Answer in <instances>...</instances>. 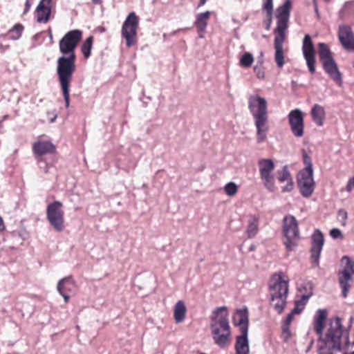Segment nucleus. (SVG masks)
I'll list each match as a JSON object with an SVG mask.
<instances>
[{
    "instance_id": "f257e3e1",
    "label": "nucleus",
    "mask_w": 354,
    "mask_h": 354,
    "mask_svg": "<svg viewBox=\"0 0 354 354\" xmlns=\"http://www.w3.org/2000/svg\"><path fill=\"white\" fill-rule=\"evenodd\" d=\"M82 37L81 30H73L66 33L59 42L63 55L57 60V75L66 108L70 106V87L76 69L75 50Z\"/></svg>"
},
{
    "instance_id": "f03ea898",
    "label": "nucleus",
    "mask_w": 354,
    "mask_h": 354,
    "mask_svg": "<svg viewBox=\"0 0 354 354\" xmlns=\"http://www.w3.org/2000/svg\"><path fill=\"white\" fill-rule=\"evenodd\" d=\"M209 328L215 344L221 348L227 346L232 335L227 307H218L212 311Z\"/></svg>"
},
{
    "instance_id": "7ed1b4c3",
    "label": "nucleus",
    "mask_w": 354,
    "mask_h": 354,
    "mask_svg": "<svg viewBox=\"0 0 354 354\" xmlns=\"http://www.w3.org/2000/svg\"><path fill=\"white\" fill-rule=\"evenodd\" d=\"M248 109L257 129V141L261 143L266 141L269 131L267 102L264 97L258 95H250Z\"/></svg>"
},
{
    "instance_id": "20e7f679",
    "label": "nucleus",
    "mask_w": 354,
    "mask_h": 354,
    "mask_svg": "<svg viewBox=\"0 0 354 354\" xmlns=\"http://www.w3.org/2000/svg\"><path fill=\"white\" fill-rule=\"evenodd\" d=\"M270 305L279 313H281L287 304L288 281L283 278L281 273L272 276L269 284Z\"/></svg>"
},
{
    "instance_id": "39448f33",
    "label": "nucleus",
    "mask_w": 354,
    "mask_h": 354,
    "mask_svg": "<svg viewBox=\"0 0 354 354\" xmlns=\"http://www.w3.org/2000/svg\"><path fill=\"white\" fill-rule=\"evenodd\" d=\"M234 323L239 327L241 334L236 338L235 354H249L248 310L247 308L238 309L233 317Z\"/></svg>"
},
{
    "instance_id": "423d86ee",
    "label": "nucleus",
    "mask_w": 354,
    "mask_h": 354,
    "mask_svg": "<svg viewBox=\"0 0 354 354\" xmlns=\"http://www.w3.org/2000/svg\"><path fill=\"white\" fill-rule=\"evenodd\" d=\"M318 55L324 71L339 86L343 84L342 75L328 46L323 42L317 44Z\"/></svg>"
},
{
    "instance_id": "0eeeda50",
    "label": "nucleus",
    "mask_w": 354,
    "mask_h": 354,
    "mask_svg": "<svg viewBox=\"0 0 354 354\" xmlns=\"http://www.w3.org/2000/svg\"><path fill=\"white\" fill-rule=\"evenodd\" d=\"M283 243L286 249L295 251L301 239L298 222L292 215H286L283 219L282 225Z\"/></svg>"
},
{
    "instance_id": "6e6552de",
    "label": "nucleus",
    "mask_w": 354,
    "mask_h": 354,
    "mask_svg": "<svg viewBox=\"0 0 354 354\" xmlns=\"http://www.w3.org/2000/svg\"><path fill=\"white\" fill-rule=\"evenodd\" d=\"M46 218L56 232H62L65 228L62 203L55 201L49 203L46 207Z\"/></svg>"
},
{
    "instance_id": "1a4fd4ad",
    "label": "nucleus",
    "mask_w": 354,
    "mask_h": 354,
    "mask_svg": "<svg viewBox=\"0 0 354 354\" xmlns=\"http://www.w3.org/2000/svg\"><path fill=\"white\" fill-rule=\"evenodd\" d=\"M138 25V17L134 12H130L124 20L121 29V35L124 38L127 47L134 46L137 43Z\"/></svg>"
},
{
    "instance_id": "9d476101",
    "label": "nucleus",
    "mask_w": 354,
    "mask_h": 354,
    "mask_svg": "<svg viewBox=\"0 0 354 354\" xmlns=\"http://www.w3.org/2000/svg\"><path fill=\"white\" fill-rule=\"evenodd\" d=\"M342 336V322L339 317L330 320L329 327L326 334L324 344L328 349L340 350V339Z\"/></svg>"
},
{
    "instance_id": "9b49d317",
    "label": "nucleus",
    "mask_w": 354,
    "mask_h": 354,
    "mask_svg": "<svg viewBox=\"0 0 354 354\" xmlns=\"http://www.w3.org/2000/svg\"><path fill=\"white\" fill-rule=\"evenodd\" d=\"M260 178L264 187L270 192L276 189L274 178L272 174L274 169V163L272 159L262 158L258 161Z\"/></svg>"
},
{
    "instance_id": "f8f14e48",
    "label": "nucleus",
    "mask_w": 354,
    "mask_h": 354,
    "mask_svg": "<svg viewBox=\"0 0 354 354\" xmlns=\"http://www.w3.org/2000/svg\"><path fill=\"white\" fill-rule=\"evenodd\" d=\"M344 268L339 272V282L342 289L343 297H346L350 289L349 282L354 274V261L348 256H344L341 260Z\"/></svg>"
},
{
    "instance_id": "ddd939ff",
    "label": "nucleus",
    "mask_w": 354,
    "mask_h": 354,
    "mask_svg": "<svg viewBox=\"0 0 354 354\" xmlns=\"http://www.w3.org/2000/svg\"><path fill=\"white\" fill-rule=\"evenodd\" d=\"M291 7L292 1L290 0H286L283 4L277 9V27L274 30V32L276 35H285L286 30L288 28Z\"/></svg>"
},
{
    "instance_id": "4468645a",
    "label": "nucleus",
    "mask_w": 354,
    "mask_h": 354,
    "mask_svg": "<svg viewBox=\"0 0 354 354\" xmlns=\"http://www.w3.org/2000/svg\"><path fill=\"white\" fill-rule=\"evenodd\" d=\"M288 122L292 135L296 138H301L304 134V119L302 111L295 109L288 115Z\"/></svg>"
},
{
    "instance_id": "2eb2a0df",
    "label": "nucleus",
    "mask_w": 354,
    "mask_h": 354,
    "mask_svg": "<svg viewBox=\"0 0 354 354\" xmlns=\"http://www.w3.org/2000/svg\"><path fill=\"white\" fill-rule=\"evenodd\" d=\"M302 53L310 74L315 73V48L311 37L305 35L302 43Z\"/></svg>"
},
{
    "instance_id": "dca6fc26",
    "label": "nucleus",
    "mask_w": 354,
    "mask_h": 354,
    "mask_svg": "<svg viewBox=\"0 0 354 354\" xmlns=\"http://www.w3.org/2000/svg\"><path fill=\"white\" fill-rule=\"evenodd\" d=\"M297 185L303 196H311L315 189L313 171H300L297 176Z\"/></svg>"
},
{
    "instance_id": "f3484780",
    "label": "nucleus",
    "mask_w": 354,
    "mask_h": 354,
    "mask_svg": "<svg viewBox=\"0 0 354 354\" xmlns=\"http://www.w3.org/2000/svg\"><path fill=\"white\" fill-rule=\"evenodd\" d=\"M324 236L322 232L316 229L312 235V247L310 249L311 261L313 266H319V259L324 245Z\"/></svg>"
},
{
    "instance_id": "a211bd4d",
    "label": "nucleus",
    "mask_w": 354,
    "mask_h": 354,
    "mask_svg": "<svg viewBox=\"0 0 354 354\" xmlns=\"http://www.w3.org/2000/svg\"><path fill=\"white\" fill-rule=\"evenodd\" d=\"M338 38L344 49L354 51V33L349 26L345 24L339 26Z\"/></svg>"
},
{
    "instance_id": "6ab92c4d",
    "label": "nucleus",
    "mask_w": 354,
    "mask_h": 354,
    "mask_svg": "<svg viewBox=\"0 0 354 354\" xmlns=\"http://www.w3.org/2000/svg\"><path fill=\"white\" fill-rule=\"evenodd\" d=\"M32 151L36 156H42L55 151V145L49 140H38L32 145Z\"/></svg>"
},
{
    "instance_id": "aec40b11",
    "label": "nucleus",
    "mask_w": 354,
    "mask_h": 354,
    "mask_svg": "<svg viewBox=\"0 0 354 354\" xmlns=\"http://www.w3.org/2000/svg\"><path fill=\"white\" fill-rule=\"evenodd\" d=\"M51 1L41 0L37 8V21L39 23H47L49 20L51 12Z\"/></svg>"
},
{
    "instance_id": "412c9836",
    "label": "nucleus",
    "mask_w": 354,
    "mask_h": 354,
    "mask_svg": "<svg viewBox=\"0 0 354 354\" xmlns=\"http://www.w3.org/2000/svg\"><path fill=\"white\" fill-rule=\"evenodd\" d=\"M285 40V35H276L274 37L275 61L279 68H282L283 62V44Z\"/></svg>"
},
{
    "instance_id": "4be33fe9",
    "label": "nucleus",
    "mask_w": 354,
    "mask_h": 354,
    "mask_svg": "<svg viewBox=\"0 0 354 354\" xmlns=\"http://www.w3.org/2000/svg\"><path fill=\"white\" fill-rule=\"evenodd\" d=\"M327 312L324 309H319L314 317V328L319 336V340H322L324 322L326 319Z\"/></svg>"
},
{
    "instance_id": "5701e85b",
    "label": "nucleus",
    "mask_w": 354,
    "mask_h": 354,
    "mask_svg": "<svg viewBox=\"0 0 354 354\" xmlns=\"http://www.w3.org/2000/svg\"><path fill=\"white\" fill-rule=\"evenodd\" d=\"M310 115L313 121L318 127H322L326 118L324 108L319 104H315L311 109Z\"/></svg>"
},
{
    "instance_id": "b1692460",
    "label": "nucleus",
    "mask_w": 354,
    "mask_h": 354,
    "mask_svg": "<svg viewBox=\"0 0 354 354\" xmlns=\"http://www.w3.org/2000/svg\"><path fill=\"white\" fill-rule=\"evenodd\" d=\"M210 14L211 12L209 11H205L196 15L194 25L197 28L198 32H205Z\"/></svg>"
},
{
    "instance_id": "393cba45",
    "label": "nucleus",
    "mask_w": 354,
    "mask_h": 354,
    "mask_svg": "<svg viewBox=\"0 0 354 354\" xmlns=\"http://www.w3.org/2000/svg\"><path fill=\"white\" fill-rule=\"evenodd\" d=\"M57 289L59 293L72 292L75 289V282L71 277H64L58 281Z\"/></svg>"
},
{
    "instance_id": "a878e982",
    "label": "nucleus",
    "mask_w": 354,
    "mask_h": 354,
    "mask_svg": "<svg viewBox=\"0 0 354 354\" xmlns=\"http://www.w3.org/2000/svg\"><path fill=\"white\" fill-rule=\"evenodd\" d=\"M259 216L252 215L249 217L245 233L249 239L254 237L259 231Z\"/></svg>"
},
{
    "instance_id": "bb28decb",
    "label": "nucleus",
    "mask_w": 354,
    "mask_h": 354,
    "mask_svg": "<svg viewBox=\"0 0 354 354\" xmlns=\"http://www.w3.org/2000/svg\"><path fill=\"white\" fill-rule=\"evenodd\" d=\"M186 310L185 303L181 300L178 301L174 310V317L176 323H180L185 319Z\"/></svg>"
},
{
    "instance_id": "cd10ccee",
    "label": "nucleus",
    "mask_w": 354,
    "mask_h": 354,
    "mask_svg": "<svg viewBox=\"0 0 354 354\" xmlns=\"http://www.w3.org/2000/svg\"><path fill=\"white\" fill-rule=\"evenodd\" d=\"M24 30V26L21 24H15L12 29H10L8 33V37L12 40L19 39Z\"/></svg>"
},
{
    "instance_id": "c85d7f7f",
    "label": "nucleus",
    "mask_w": 354,
    "mask_h": 354,
    "mask_svg": "<svg viewBox=\"0 0 354 354\" xmlns=\"http://www.w3.org/2000/svg\"><path fill=\"white\" fill-rule=\"evenodd\" d=\"M93 46V37H88L84 41L82 46V52L85 58H88L91 55V51Z\"/></svg>"
},
{
    "instance_id": "c756f323",
    "label": "nucleus",
    "mask_w": 354,
    "mask_h": 354,
    "mask_svg": "<svg viewBox=\"0 0 354 354\" xmlns=\"http://www.w3.org/2000/svg\"><path fill=\"white\" fill-rule=\"evenodd\" d=\"M253 62V55L250 53H245L240 59L239 65L242 67L249 68Z\"/></svg>"
},
{
    "instance_id": "7c9ffc66",
    "label": "nucleus",
    "mask_w": 354,
    "mask_h": 354,
    "mask_svg": "<svg viewBox=\"0 0 354 354\" xmlns=\"http://www.w3.org/2000/svg\"><path fill=\"white\" fill-rule=\"evenodd\" d=\"M292 179V176L287 166H283L281 170L278 171V180L280 183H284L285 181H288Z\"/></svg>"
},
{
    "instance_id": "2f4dec72",
    "label": "nucleus",
    "mask_w": 354,
    "mask_h": 354,
    "mask_svg": "<svg viewBox=\"0 0 354 354\" xmlns=\"http://www.w3.org/2000/svg\"><path fill=\"white\" fill-rule=\"evenodd\" d=\"M237 191H238V187L233 182H230V183H227L224 187V192L229 196H232L235 195L236 194Z\"/></svg>"
},
{
    "instance_id": "473e14b6",
    "label": "nucleus",
    "mask_w": 354,
    "mask_h": 354,
    "mask_svg": "<svg viewBox=\"0 0 354 354\" xmlns=\"http://www.w3.org/2000/svg\"><path fill=\"white\" fill-rule=\"evenodd\" d=\"M303 160L306 167L301 171H313L311 159L305 151L303 152Z\"/></svg>"
},
{
    "instance_id": "72a5a7b5",
    "label": "nucleus",
    "mask_w": 354,
    "mask_h": 354,
    "mask_svg": "<svg viewBox=\"0 0 354 354\" xmlns=\"http://www.w3.org/2000/svg\"><path fill=\"white\" fill-rule=\"evenodd\" d=\"M263 9L266 12L267 17L272 16L273 0H263Z\"/></svg>"
},
{
    "instance_id": "f704fd0d",
    "label": "nucleus",
    "mask_w": 354,
    "mask_h": 354,
    "mask_svg": "<svg viewBox=\"0 0 354 354\" xmlns=\"http://www.w3.org/2000/svg\"><path fill=\"white\" fill-rule=\"evenodd\" d=\"M348 214L346 210L340 209L337 212V220L341 223L342 226H346Z\"/></svg>"
},
{
    "instance_id": "c9c22d12",
    "label": "nucleus",
    "mask_w": 354,
    "mask_h": 354,
    "mask_svg": "<svg viewBox=\"0 0 354 354\" xmlns=\"http://www.w3.org/2000/svg\"><path fill=\"white\" fill-rule=\"evenodd\" d=\"M254 71L258 79L263 80L265 77V73L261 66H255Z\"/></svg>"
},
{
    "instance_id": "e433bc0d",
    "label": "nucleus",
    "mask_w": 354,
    "mask_h": 354,
    "mask_svg": "<svg viewBox=\"0 0 354 354\" xmlns=\"http://www.w3.org/2000/svg\"><path fill=\"white\" fill-rule=\"evenodd\" d=\"M311 297V294L303 295L300 299L296 300L295 301L300 304L301 306L305 307L308 302V300Z\"/></svg>"
},
{
    "instance_id": "4c0bfd02",
    "label": "nucleus",
    "mask_w": 354,
    "mask_h": 354,
    "mask_svg": "<svg viewBox=\"0 0 354 354\" xmlns=\"http://www.w3.org/2000/svg\"><path fill=\"white\" fill-rule=\"evenodd\" d=\"M330 235L333 239H341V238H342V234L341 231L339 229H337V228H334V229L331 230L330 232Z\"/></svg>"
},
{
    "instance_id": "58836bf2",
    "label": "nucleus",
    "mask_w": 354,
    "mask_h": 354,
    "mask_svg": "<svg viewBox=\"0 0 354 354\" xmlns=\"http://www.w3.org/2000/svg\"><path fill=\"white\" fill-rule=\"evenodd\" d=\"M354 188V176L351 177L346 184V186L345 187V189L348 192H351L353 189Z\"/></svg>"
},
{
    "instance_id": "ea45409f",
    "label": "nucleus",
    "mask_w": 354,
    "mask_h": 354,
    "mask_svg": "<svg viewBox=\"0 0 354 354\" xmlns=\"http://www.w3.org/2000/svg\"><path fill=\"white\" fill-rule=\"evenodd\" d=\"M293 189V182L292 179L287 181V184L282 187L283 192H291Z\"/></svg>"
},
{
    "instance_id": "a19ab883",
    "label": "nucleus",
    "mask_w": 354,
    "mask_h": 354,
    "mask_svg": "<svg viewBox=\"0 0 354 354\" xmlns=\"http://www.w3.org/2000/svg\"><path fill=\"white\" fill-rule=\"evenodd\" d=\"M304 309V308L303 306H301L299 304H298L295 301V306L293 308V310H292V312L293 313H295V315L300 314L303 311Z\"/></svg>"
},
{
    "instance_id": "79ce46f5",
    "label": "nucleus",
    "mask_w": 354,
    "mask_h": 354,
    "mask_svg": "<svg viewBox=\"0 0 354 354\" xmlns=\"http://www.w3.org/2000/svg\"><path fill=\"white\" fill-rule=\"evenodd\" d=\"M294 315H295V313H293L291 311V313H289V314L287 315V317H286V319H285V321H284V322H283V323L287 324H290V323L292 322V318H293Z\"/></svg>"
},
{
    "instance_id": "37998d69",
    "label": "nucleus",
    "mask_w": 354,
    "mask_h": 354,
    "mask_svg": "<svg viewBox=\"0 0 354 354\" xmlns=\"http://www.w3.org/2000/svg\"><path fill=\"white\" fill-rule=\"evenodd\" d=\"M289 326H290V324H287L285 323L283 324L282 331L283 333L289 334Z\"/></svg>"
},
{
    "instance_id": "c03bdc74",
    "label": "nucleus",
    "mask_w": 354,
    "mask_h": 354,
    "mask_svg": "<svg viewBox=\"0 0 354 354\" xmlns=\"http://www.w3.org/2000/svg\"><path fill=\"white\" fill-rule=\"evenodd\" d=\"M348 4H349V2H346L344 3V6L342 7V8L341 9V10L339 11L340 17H343L344 12L345 10V9L347 8V6H348Z\"/></svg>"
},
{
    "instance_id": "a18cd8bd",
    "label": "nucleus",
    "mask_w": 354,
    "mask_h": 354,
    "mask_svg": "<svg viewBox=\"0 0 354 354\" xmlns=\"http://www.w3.org/2000/svg\"><path fill=\"white\" fill-rule=\"evenodd\" d=\"M6 229L3 218L0 216V234Z\"/></svg>"
},
{
    "instance_id": "49530a36",
    "label": "nucleus",
    "mask_w": 354,
    "mask_h": 354,
    "mask_svg": "<svg viewBox=\"0 0 354 354\" xmlns=\"http://www.w3.org/2000/svg\"><path fill=\"white\" fill-rule=\"evenodd\" d=\"M272 16L268 17V20H267L266 26V28L268 30H270V26L272 24Z\"/></svg>"
},
{
    "instance_id": "de8ad7c7",
    "label": "nucleus",
    "mask_w": 354,
    "mask_h": 354,
    "mask_svg": "<svg viewBox=\"0 0 354 354\" xmlns=\"http://www.w3.org/2000/svg\"><path fill=\"white\" fill-rule=\"evenodd\" d=\"M67 293H68V292H62V293H59V294L63 297V298H64V301H65L66 303H67V302L68 301V299H69V296H68V295H67Z\"/></svg>"
},
{
    "instance_id": "09e8293b",
    "label": "nucleus",
    "mask_w": 354,
    "mask_h": 354,
    "mask_svg": "<svg viewBox=\"0 0 354 354\" xmlns=\"http://www.w3.org/2000/svg\"><path fill=\"white\" fill-rule=\"evenodd\" d=\"M323 351H324V348L322 346H319L318 354H332L331 352L329 351H327L326 352Z\"/></svg>"
},
{
    "instance_id": "8fccbe9b",
    "label": "nucleus",
    "mask_w": 354,
    "mask_h": 354,
    "mask_svg": "<svg viewBox=\"0 0 354 354\" xmlns=\"http://www.w3.org/2000/svg\"><path fill=\"white\" fill-rule=\"evenodd\" d=\"M25 10H24V13L27 12L29 9H30V1L28 0H26V3H25Z\"/></svg>"
},
{
    "instance_id": "3c124183",
    "label": "nucleus",
    "mask_w": 354,
    "mask_h": 354,
    "mask_svg": "<svg viewBox=\"0 0 354 354\" xmlns=\"http://www.w3.org/2000/svg\"><path fill=\"white\" fill-rule=\"evenodd\" d=\"M207 2V0H200L198 3V8H200L203 6H204Z\"/></svg>"
},
{
    "instance_id": "603ef678",
    "label": "nucleus",
    "mask_w": 354,
    "mask_h": 354,
    "mask_svg": "<svg viewBox=\"0 0 354 354\" xmlns=\"http://www.w3.org/2000/svg\"><path fill=\"white\" fill-rule=\"evenodd\" d=\"M186 29H187V28H179L177 30H175L173 32H171V35H174L177 32H179V31L183 30H186Z\"/></svg>"
},
{
    "instance_id": "864d4df0",
    "label": "nucleus",
    "mask_w": 354,
    "mask_h": 354,
    "mask_svg": "<svg viewBox=\"0 0 354 354\" xmlns=\"http://www.w3.org/2000/svg\"><path fill=\"white\" fill-rule=\"evenodd\" d=\"M91 1L94 4H100L101 3V0H91Z\"/></svg>"
},
{
    "instance_id": "5fc2aeb1",
    "label": "nucleus",
    "mask_w": 354,
    "mask_h": 354,
    "mask_svg": "<svg viewBox=\"0 0 354 354\" xmlns=\"http://www.w3.org/2000/svg\"><path fill=\"white\" fill-rule=\"evenodd\" d=\"M57 116L55 115L54 118H52V119L50 120V122H55V119H56Z\"/></svg>"
},
{
    "instance_id": "6e6d98bb",
    "label": "nucleus",
    "mask_w": 354,
    "mask_h": 354,
    "mask_svg": "<svg viewBox=\"0 0 354 354\" xmlns=\"http://www.w3.org/2000/svg\"><path fill=\"white\" fill-rule=\"evenodd\" d=\"M199 33V37L203 38L204 37L203 33L204 32H198Z\"/></svg>"
},
{
    "instance_id": "4d7b16f0",
    "label": "nucleus",
    "mask_w": 354,
    "mask_h": 354,
    "mask_svg": "<svg viewBox=\"0 0 354 354\" xmlns=\"http://www.w3.org/2000/svg\"><path fill=\"white\" fill-rule=\"evenodd\" d=\"M315 10L316 13H318V8H317V5H315Z\"/></svg>"
},
{
    "instance_id": "13d9d810",
    "label": "nucleus",
    "mask_w": 354,
    "mask_h": 354,
    "mask_svg": "<svg viewBox=\"0 0 354 354\" xmlns=\"http://www.w3.org/2000/svg\"><path fill=\"white\" fill-rule=\"evenodd\" d=\"M346 344H348V337H346Z\"/></svg>"
},
{
    "instance_id": "bf43d9fd",
    "label": "nucleus",
    "mask_w": 354,
    "mask_h": 354,
    "mask_svg": "<svg viewBox=\"0 0 354 354\" xmlns=\"http://www.w3.org/2000/svg\"><path fill=\"white\" fill-rule=\"evenodd\" d=\"M353 67L354 68V60H353Z\"/></svg>"
}]
</instances>
